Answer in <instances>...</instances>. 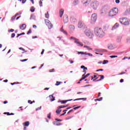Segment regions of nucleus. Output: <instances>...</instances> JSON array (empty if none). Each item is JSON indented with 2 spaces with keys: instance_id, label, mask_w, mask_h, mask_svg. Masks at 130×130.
I'll list each match as a JSON object with an SVG mask.
<instances>
[{
  "instance_id": "1",
  "label": "nucleus",
  "mask_w": 130,
  "mask_h": 130,
  "mask_svg": "<svg viewBox=\"0 0 130 130\" xmlns=\"http://www.w3.org/2000/svg\"><path fill=\"white\" fill-rule=\"evenodd\" d=\"M94 34L97 37L102 38L104 36V31L101 28L96 27L94 28Z\"/></svg>"
},
{
  "instance_id": "2",
  "label": "nucleus",
  "mask_w": 130,
  "mask_h": 130,
  "mask_svg": "<svg viewBox=\"0 0 130 130\" xmlns=\"http://www.w3.org/2000/svg\"><path fill=\"white\" fill-rule=\"evenodd\" d=\"M117 14H118V9L115 8L109 11V16H110V17H114V16H116Z\"/></svg>"
},
{
  "instance_id": "3",
  "label": "nucleus",
  "mask_w": 130,
  "mask_h": 130,
  "mask_svg": "<svg viewBox=\"0 0 130 130\" xmlns=\"http://www.w3.org/2000/svg\"><path fill=\"white\" fill-rule=\"evenodd\" d=\"M119 22L121 24H122L123 25H129V21H128L127 19L121 18L120 19Z\"/></svg>"
},
{
  "instance_id": "4",
  "label": "nucleus",
  "mask_w": 130,
  "mask_h": 130,
  "mask_svg": "<svg viewBox=\"0 0 130 130\" xmlns=\"http://www.w3.org/2000/svg\"><path fill=\"white\" fill-rule=\"evenodd\" d=\"M99 4L97 1H93L91 4V8H93L94 10H96L98 8Z\"/></svg>"
},
{
  "instance_id": "5",
  "label": "nucleus",
  "mask_w": 130,
  "mask_h": 130,
  "mask_svg": "<svg viewBox=\"0 0 130 130\" xmlns=\"http://www.w3.org/2000/svg\"><path fill=\"white\" fill-rule=\"evenodd\" d=\"M85 35L89 37V38H93L94 37V34L90 30H86L85 31Z\"/></svg>"
},
{
  "instance_id": "6",
  "label": "nucleus",
  "mask_w": 130,
  "mask_h": 130,
  "mask_svg": "<svg viewBox=\"0 0 130 130\" xmlns=\"http://www.w3.org/2000/svg\"><path fill=\"white\" fill-rule=\"evenodd\" d=\"M45 22L46 25L48 26L49 29H51V28L53 27V25H52V24H51V22L48 19L45 20Z\"/></svg>"
},
{
  "instance_id": "7",
  "label": "nucleus",
  "mask_w": 130,
  "mask_h": 130,
  "mask_svg": "<svg viewBox=\"0 0 130 130\" xmlns=\"http://www.w3.org/2000/svg\"><path fill=\"white\" fill-rule=\"evenodd\" d=\"M96 20H97V14H93L91 17V23H94V22H96Z\"/></svg>"
},
{
  "instance_id": "8",
  "label": "nucleus",
  "mask_w": 130,
  "mask_h": 130,
  "mask_svg": "<svg viewBox=\"0 0 130 130\" xmlns=\"http://www.w3.org/2000/svg\"><path fill=\"white\" fill-rule=\"evenodd\" d=\"M71 39H74L75 43H76V44H78V46H83V44H81V42L79 41V39L73 37H71Z\"/></svg>"
},
{
  "instance_id": "9",
  "label": "nucleus",
  "mask_w": 130,
  "mask_h": 130,
  "mask_svg": "<svg viewBox=\"0 0 130 130\" xmlns=\"http://www.w3.org/2000/svg\"><path fill=\"white\" fill-rule=\"evenodd\" d=\"M78 21V20H77V18H76V17H75V16H72L70 18V22H71V23H72V24H75L76 23H77V22Z\"/></svg>"
},
{
  "instance_id": "10",
  "label": "nucleus",
  "mask_w": 130,
  "mask_h": 130,
  "mask_svg": "<svg viewBox=\"0 0 130 130\" xmlns=\"http://www.w3.org/2000/svg\"><path fill=\"white\" fill-rule=\"evenodd\" d=\"M63 20L64 24H66L67 23H68V22H69V17L68 16V15H66L63 16Z\"/></svg>"
},
{
  "instance_id": "11",
  "label": "nucleus",
  "mask_w": 130,
  "mask_h": 130,
  "mask_svg": "<svg viewBox=\"0 0 130 130\" xmlns=\"http://www.w3.org/2000/svg\"><path fill=\"white\" fill-rule=\"evenodd\" d=\"M81 69H83V73H84L82 77H85V75H86V73H87V68L86 67H85L84 66H81Z\"/></svg>"
},
{
  "instance_id": "12",
  "label": "nucleus",
  "mask_w": 130,
  "mask_h": 130,
  "mask_svg": "<svg viewBox=\"0 0 130 130\" xmlns=\"http://www.w3.org/2000/svg\"><path fill=\"white\" fill-rule=\"evenodd\" d=\"M91 0H82V3L85 6H88L90 3H91Z\"/></svg>"
},
{
  "instance_id": "13",
  "label": "nucleus",
  "mask_w": 130,
  "mask_h": 130,
  "mask_svg": "<svg viewBox=\"0 0 130 130\" xmlns=\"http://www.w3.org/2000/svg\"><path fill=\"white\" fill-rule=\"evenodd\" d=\"M85 26V24L81 21H79L78 24V28H83Z\"/></svg>"
},
{
  "instance_id": "14",
  "label": "nucleus",
  "mask_w": 130,
  "mask_h": 130,
  "mask_svg": "<svg viewBox=\"0 0 130 130\" xmlns=\"http://www.w3.org/2000/svg\"><path fill=\"white\" fill-rule=\"evenodd\" d=\"M81 106H78V107H76L73 108V109H71L68 112V114H70V113H71V112H72V111H74V110H77V109H79V108H80Z\"/></svg>"
},
{
  "instance_id": "15",
  "label": "nucleus",
  "mask_w": 130,
  "mask_h": 130,
  "mask_svg": "<svg viewBox=\"0 0 130 130\" xmlns=\"http://www.w3.org/2000/svg\"><path fill=\"white\" fill-rule=\"evenodd\" d=\"M63 12H64V10L62 9H60L59 10V17L60 18H61L63 15Z\"/></svg>"
},
{
  "instance_id": "16",
  "label": "nucleus",
  "mask_w": 130,
  "mask_h": 130,
  "mask_svg": "<svg viewBox=\"0 0 130 130\" xmlns=\"http://www.w3.org/2000/svg\"><path fill=\"white\" fill-rule=\"evenodd\" d=\"M20 29L21 30H25L26 29V24H23L20 26Z\"/></svg>"
},
{
  "instance_id": "17",
  "label": "nucleus",
  "mask_w": 130,
  "mask_h": 130,
  "mask_svg": "<svg viewBox=\"0 0 130 130\" xmlns=\"http://www.w3.org/2000/svg\"><path fill=\"white\" fill-rule=\"evenodd\" d=\"M73 99L71 100H68L66 101H61L60 102L61 103V104H66L67 102H69V101H72Z\"/></svg>"
},
{
  "instance_id": "18",
  "label": "nucleus",
  "mask_w": 130,
  "mask_h": 130,
  "mask_svg": "<svg viewBox=\"0 0 130 130\" xmlns=\"http://www.w3.org/2000/svg\"><path fill=\"white\" fill-rule=\"evenodd\" d=\"M114 47H113V45L112 44H109L108 45V49L112 50L114 49Z\"/></svg>"
},
{
  "instance_id": "19",
  "label": "nucleus",
  "mask_w": 130,
  "mask_h": 130,
  "mask_svg": "<svg viewBox=\"0 0 130 130\" xmlns=\"http://www.w3.org/2000/svg\"><path fill=\"white\" fill-rule=\"evenodd\" d=\"M29 124H30V122H29V121H26L23 123V125H24V126H29Z\"/></svg>"
},
{
  "instance_id": "20",
  "label": "nucleus",
  "mask_w": 130,
  "mask_h": 130,
  "mask_svg": "<svg viewBox=\"0 0 130 130\" xmlns=\"http://www.w3.org/2000/svg\"><path fill=\"white\" fill-rule=\"evenodd\" d=\"M78 4H79V0H74V1L73 3V5L74 6H77V5H78Z\"/></svg>"
},
{
  "instance_id": "21",
  "label": "nucleus",
  "mask_w": 130,
  "mask_h": 130,
  "mask_svg": "<svg viewBox=\"0 0 130 130\" xmlns=\"http://www.w3.org/2000/svg\"><path fill=\"white\" fill-rule=\"evenodd\" d=\"M119 26V24L118 23H116L115 25L113 27V29H116V28H118Z\"/></svg>"
},
{
  "instance_id": "22",
  "label": "nucleus",
  "mask_w": 130,
  "mask_h": 130,
  "mask_svg": "<svg viewBox=\"0 0 130 130\" xmlns=\"http://www.w3.org/2000/svg\"><path fill=\"white\" fill-rule=\"evenodd\" d=\"M78 100H83V101H86V100H87V99L86 98H79V99L74 100V101H77Z\"/></svg>"
},
{
  "instance_id": "23",
  "label": "nucleus",
  "mask_w": 130,
  "mask_h": 130,
  "mask_svg": "<svg viewBox=\"0 0 130 130\" xmlns=\"http://www.w3.org/2000/svg\"><path fill=\"white\" fill-rule=\"evenodd\" d=\"M121 39H122V37H118L117 38V42H120V41H121Z\"/></svg>"
},
{
  "instance_id": "24",
  "label": "nucleus",
  "mask_w": 130,
  "mask_h": 130,
  "mask_svg": "<svg viewBox=\"0 0 130 130\" xmlns=\"http://www.w3.org/2000/svg\"><path fill=\"white\" fill-rule=\"evenodd\" d=\"M66 107H68V105L60 106L58 107L57 109H60V108H66Z\"/></svg>"
},
{
  "instance_id": "25",
  "label": "nucleus",
  "mask_w": 130,
  "mask_h": 130,
  "mask_svg": "<svg viewBox=\"0 0 130 130\" xmlns=\"http://www.w3.org/2000/svg\"><path fill=\"white\" fill-rule=\"evenodd\" d=\"M70 30H74L75 29V26L73 25H70L69 27Z\"/></svg>"
},
{
  "instance_id": "26",
  "label": "nucleus",
  "mask_w": 130,
  "mask_h": 130,
  "mask_svg": "<svg viewBox=\"0 0 130 130\" xmlns=\"http://www.w3.org/2000/svg\"><path fill=\"white\" fill-rule=\"evenodd\" d=\"M84 47L85 48H87V49H88V50H92V48H91L90 47H89L88 46H84Z\"/></svg>"
},
{
  "instance_id": "27",
  "label": "nucleus",
  "mask_w": 130,
  "mask_h": 130,
  "mask_svg": "<svg viewBox=\"0 0 130 130\" xmlns=\"http://www.w3.org/2000/svg\"><path fill=\"white\" fill-rule=\"evenodd\" d=\"M45 18L49 19V13H48V12H47V14H45Z\"/></svg>"
},
{
  "instance_id": "28",
  "label": "nucleus",
  "mask_w": 130,
  "mask_h": 130,
  "mask_svg": "<svg viewBox=\"0 0 130 130\" xmlns=\"http://www.w3.org/2000/svg\"><path fill=\"white\" fill-rule=\"evenodd\" d=\"M99 77H101V78L99 79V81H102L104 79V76L103 75H99Z\"/></svg>"
},
{
  "instance_id": "29",
  "label": "nucleus",
  "mask_w": 130,
  "mask_h": 130,
  "mask_svg": "<svg viewBox=\"0 0 130 130\" xmlns=\"http://www.w3.org/2000/svg\"><path fill=\"white\" fill-rule=\"evenodd\" d=\"M61 32H62L63 33H64V34H67V31L64 30V29H63V28H61L60 29Z\"/></svg>"
},
{
  "instance_id": "30",
  "label": "nucleus",
  "mask_w": 130,
  "mask_h": 130,
  "mask_svg": "<svg viewBox=\"0 0 130 130\" xmlns=\"http://www.w3.org/2000/svg\"><path fill=\"white\" fill-rule=\"evenodd\" d=\"M30 11L33 13L35 11V8H34V7H31L30 8Z\"/></svg>"
},
{
  "instance_id": "31",
  "label": "nucleus",
  "mask_w": 130,
  "mask_h": 130,
  "mask_svg": "<svg viewBox=\"0 0 130 130\" xmlns=\"http://www.w3.org/2000/svg\"><path fill=\"white\" fill-rule=\"evenodd\" d=\"M56 112L57 113V114H59V113L61 112V110H59V109H58L56 110Z\"/></svg>"
},
{
  "instance_id": "32",
  "label": "nucleus",
  "mask_w": 130,
  "mask_h": 130,
  "mask_svg": "<svg viewBox=\"0 0 130 130\" xmlns=\"http://www.w3.org/2000/svg\"><path fill=\"white\" fill-rule=\"evenodd\" d=\"M103 98H100V99L94 100V101H102Z\"/></svg>"
},
{
  "instance_id": "33",
  "label": "nucleus",
  "mask_w": 130,
  "mask_h": 130,
  "mask_svg": "<svg viewBox=\"0 0 130 130\" xmlns=\"http://www.w3.org/2000/svg\"><path fill=\"white\" fill-rule=\"evenodd\" d=\"M61 82H58L57 81L56 84H55V86H59V85H60V84H61Z\"/></svg>"
},
{
  "instance_id": "34",
  "label": "nucleus",
  "mask_w": 130,
  "mask_h": 130,
  "mask_svg": "<svg viewBox=\"0 0 130 130\" xmlns=\"http://www.w3.org/2000/svg\"><path fill=\"white\" fill-rule=\"evenodd\" d=\"M106 63H108V60H104L103 62V64H106Z\"/></svg>"
},
{
  "instance_id": "35",
  "label": "nucleus",
  "mask_w": 130,
  "mask_h": 130,
  "mask_svg": "<svg viewBox=\"0 0 130 130\" xmlns=\"http://www.w3.org/2000/svg\"><path fill=\"white\" fill-rule=\"evenodd\" d=\"M16 17H17V15H15V16H13L11 18L12 21H14V20L16 19Z\"/></svg>"
},
{
  "instance_id": "36",
  "label": "nucleus",
  "mask_w": 130,
  "mask_h": 130,
  "mask_svg": "<svg viewBox=\"0 0 130 130\" xmlns=\"http://www.w3.org/2000/svg\"><path fill=\"white\" fill-rule=\"evenodd\" d=\"M30 33H32V30L31 29H29V30L27 32V35H29V34H30Z\"/></svg>"
},
{
  "instance_id": "37",
  "label": "nucleus",
  "mask_w": 130,
  "mask_h": 130,
  "mask_svg": "<svg viewBox=\"0 0 130 130\" xmlns=\"http://www.w3.org/2000/svg\"><path fill=\"white\" fill-rule=\"evenodd\" d=\"M51 97L53 98V99H51L50 100V101L52 102V101H54L55 100V99L54 98V97H53V95H51Z\"/></svg>"
},
{
  "instance_id": "38",
  "label": "nucleus",
  "mask_w": 130,
  "mask_h": 130,
  "mask_svg": "<svg viewBox=\"0 0 130 130\" xmlns=\"http://www.w3.org/2000/svg\"><path fill=\"white\" fill-rule=\"evenodd\" d=\"M51 116V113H50L48 115L47 117H48V118H49V119H50Z\"/></svg>"
},
{
  "instance_id": "39",
  "label": "nucleus",
  "mask_w": 130,
  "mask_h": 130,
  "mask_svg": "<svg viewBox=\"0 0 130 130\" xmlns=\"http://www.w3.org/2000/svg\"><path fill=\"white\" fill-rule=\"evenodd\" d=\"M17 84H20V83H19V82L11 83V85H16Z\"/></svg>"
},
{
  "instance_id": "40",
  "label": "nucleus",
  "mask_w": 130,
  "mask_h": 130,
  "mask_svg": "<svg viewBox=\"0 0 130 130\" xmlns=\"http://www.w3.org/2000/svg\"><path fill=\"white\" fill-rule=\"evenodd\" d=\"M89 76H90V74H87L84 77H83V78H84V79H86V78L89 77Z\"/></svg>"
},
{
  "instance_id": "41",
  "label": "nucleus",
  "mask_w": 130,
  "mask_h": 130,
  "mask_svg": "<svg viewBox=\"0 0 130 130\" xmlns=\"http://www.w3.org/2000/svg\"><path fill=\"white\" fill-rule=\"evenodd\" d=\"M49 73H52L53 72H54V69H51L49 71Z\"/></svg>"
},
{
  "instance_id": "42",
  "label": "nucleus",
  "mask_w": 130,
  "mask_h": 130,
  "mask_svg": "<svg viewBox=\"0 0 130 130\" xmlns=\"http://www.w3.org/2000/svg\"><path fill=\"white\" fill-rule=\"evenodd\" d=\"M110 57L111 58H114V57H117V56L113 55V56H110Z\"/></svg>"
},
{
  "instance_id": "43",
  "label": "nucleus",
  "mask_w": 130,
  "mask_h": 130,
  "mask_svg": "<svg viewBox=\"0 0 130 130\" xmlns=\"http://www.w3.org/2000/svg\"><path fill=\"white\" fill-rule=\"evenodd\" d=\"M27 60H28V59L21 60L20 61H21L22 62H23L24 61H27Z\"/></svg>"
},
{
  "instance_id": "44",
  "label": "nucleus",
  "mask_w": 130,
  "mask_h": 130,
  "mask_svg": "<svg viewBox=\"0 0 130 130\" xmlns=\"http://www.w3.org/2000/svg\"><path fill=\"white\" fill-rule=\"evenodd\" d=\"M19 49H20V50H22V51H25V49H24L22 47H20Z\"/></svg>"
},
{
  "instance_id": "45",
  "label": "nucleus",
  "mask_w": 130,
  "mask_h": 130,
  "mask_svg": "<svg viewBox=\"0 0 130 130\" xmlns=\"http://www.w3.org/2000/svg\"><path fill=\"white\" fill-rule=\"evenodd\" d=\"M78 54H84V52H78Z\"/></svg>"
},
{
  "instance_id": "46",
  "label": "nucleus",
  "mask_w": 130,
  "mask_h": 130,
  "mask_svg": "<svg viewBox=\"0 0 130 130\" xmlns=\"http://www.w3.org/2000/svg\"><path fill=\"white\" fill-rule=\"evenodd\" d=\"M15 35H16L15 34H12L11 35V38H14V37H15Z\"/></svg>"
},
{
  "instance_id": "47",
  "label": "nucleus",
  "mask_w": 130,
  "mask_h": 130,
  "mask_svg": "<svg viewBox=\"0 0 130 130\" xmlns=\"http://www.w3.org/2000/svg\"><path fill=\"white\" fill-rule=\"evenodd\" d=\"M83 80H85V78H84V77L81 78L80 79L79 82H81V81H83Z\"/></svg>"
},
{
  "instance_id": "48",
  "label": "nucleus",
  "mask_w": 130,
  "mask_h": 130,
  "mask_svg": "<svg viewBox=\"0 0 130 130\" xmlns=\"http://www.w3.org/2000/svg\"><path fill=\"white\" fill-rule=\"evenodd\" d=\"M4 114H7V115H10V113L9 112H4Z\"/></svg>"
},
{
  "instance_id": "49",
  "label": "nucleus",
  "mask_w": 130,
  "mask_h": 130,
  "mask_svg": "<svg viewBox=\"0 0 130 130\" xmlns=\"http://www.w3.org/2000/svg\"><path fill=\"white\" fill-rule=\"evenodd\" d=\"M41 108H42V107L41 106L40 107L37 108L36 111H37L38 110H40V109H41Z\"/></svg>"
},
{
  "instance_id": "50",
  "label": "nucleus",
  "mask_w": 130,
  "mask_h": 130,
  "mask_svg": "<svg viewBox=\"0 0 130 130\" xmlns=\"http://www.w3.org/2000/svg\"><path fill=\"white\" fill-rule=\"evenodd\" d=\"M26 2H27V0H22V4H25L26 3Z\"/></svg>"
},
{
  "instance_id": "51",
  "label": "nucleus",
  "mask_w": 130,
  "mask_h": 130,
  "mask_svg": "<svg viewBox=\"0 0 130 130\" xmlns=\"http://www.w3.org/2000/svg\"><path fill=\"white\" fill-rule=\"evenodd\" d=\"M55 120H56V121H61L60 119H55Z\"/></svg>"
},
{
  "instance_id": "52",
  "label": "nucleus",
  "mask_w": 130,
  "mask_h": 130,
  "mask_svg": "<svg viewBox=\"0 0 130 130\" xmlns=\"http://www.w3.org/2000/svg\"><path fill=\"white\" fill-rule=\"evenodd\" d=\"M115 2L116 3V4H119L120 1H119V0H116Z\"/></svg>"
},
{
  "instance_id": "53",
  "label": "nucleus",
  "mask_w": 130,
  "mask_h": 130,
  "mask_svg": "<svg viewBox=\"0 0 130 130\" xmlns=\"http://www.w3.org/2000/svg\"><path fill=\"white\" fill-rule=\"evenodd\" d=\"M100 71H103V69H99V70H96V72H100Z\"/></svg>"
},
{
  "instance_id": "54",
  "label": "nucleus",
  "mask_w": 130,
  "mask_h": 130,
  "mask_svg": "<svg viewBox=\"0 0 130 130\" xmlns=\"http://www.w3.org/2000/svg\"><path fill=\"white\" fill-rule=\"evenodd\" d=\"M43 53H44V49H42L41 54H43Z\"/></svg>"
},
{
  "instance_id": "55",
  "label": "nucleus",
  "mask_w": 130,
  "mask_h": 130,
  "mask_svg": "<svg viewBox=\"0 0 130 130\" xmlns=\"http://www.w3.org/2000/svg\"><path fill=\"white\" fill-rule=\"evenodd\" d=\"M87 55H89V56H93V54L91 53H87Z\"/></svg>"
},
{
  "instance_id": "56",
  "label": "nucleus",
  "mask_w": 130,
  "mask_h": 130,
  "mask_svg": "<svg viewBox=\"0 0 130 130\" xmlns=\"http://www.w3.org/2000/svg\"><path fill=\"white\" fill-rule=\"evenodd\" d=\"M124 74H125V72H122L121 73H120L119 75H124Z\"/></svg>"
},
{
  "instance_id": "57",
  "label": "nucleus",
  "mask_w": 130,
  "mask_h": 130,
  "mask_svg": "<svg viewBox=\"0 0 130 130\" xmlns=\"http://www.w3.org/2000/svg\"><path fill=\"white\" fill-rule=\"evenodd\" d=\"M40 7H42V1L40 2Z\"/></svg>"
},
{
  "instance_id": "58",
  "label": "nucleus",
  "mask_w": 130,
  "mask_h": 130,
  "mask_svg": "<svg viewBox=\"0 0 130 130\" xmlns=\"http://www.w3.org/2000/svg\"><path fill=\"white\" fill-rule=\"evenodd\" d=\"M56 125H61V123H58L56 124Z\"/></svg>"
},
{
  "instance_id": "59",
  "label": "nucleus",
  "mask_w": 130,
  "mask_h": 130,
  "mask_svg": "<svg viewBox=\"0 0 130 130\" xmlns=\"http://www.w3.org/2000/svg\"><path fill=\"white\" fill-rule=\"evenodd\" d=\"M14 29L11 28L10 29V32H14Z\"/></svg>"
},
{
  "instance_id": "60",
  "label": "nucleus",
  "mask_w": 130,
  "mask_h": 130,
  "mask_svg": "<svg viewBox=\"0 0 130 130\" xmlns=\"http://www.w3.org/2000/svg\"><path fill=\"white\" fill-rule=\"evenodd\" d=\"M44 66V64H42L41 67H40V69H41L43 66Z\"/></svg>"
},
{
  "instance_id": "61",
  "label": "nucleus",
  "mask_w": 130,
  "mask_h": 130,
  "mask_svg": "<svg viewBox=\"0 0 130 130\" xmlns=\"http://www.w3.org/2000/svg\"><path fill=\"white\" fill-rule=\"evenodd\" d=\"M69 61L70 62V63H74V61L73 60H69Z\"/></svg>"
},
{
  "instance_id": "62",
  "label": "nucleus",
  "mask_w": 130,
  "mask_h": 130,
  "mask_svg": "<svg viewBox=\"0 0 130 130\" xmlns=\"http://www.w3.org/2000/svg\"><path fill=\"white\" fill-rule=\"evenodd\" d=\"M32 27L33 28H37V26H36V25H34Z\"/></svg>"
},
{
  "instance_id": "63",
  "label": "nucleus",
  "mask_w": 130,
  "mask_h": 130,
  "mask_svg": "<svg viewBox=\"0 0 130 130\" xmlns=\"http://www.w3.org/2000/svg\"><path fill=\"white\" fill-rule=\"evenodd\" d=\"M123 82V79H121L120 80V83H122Z\"/></svg>"
},
{
  "instance_id": "64",
  "label": "nucleus",
  "mask_w": 130,
  "mask_h": 130,
  "mask_svg": "<svg viewBox=\"0 0 130 130\" xmlns=\"http://www.w3.org/2000/svg\"><path fill=\"white\" fill-rule=\"evenodd\" d=\"M35 38H37V36L32 37V39H35Z\"/></svg>"
}]
</instances>
